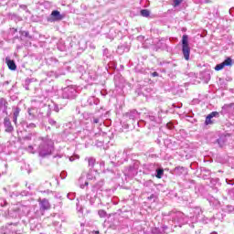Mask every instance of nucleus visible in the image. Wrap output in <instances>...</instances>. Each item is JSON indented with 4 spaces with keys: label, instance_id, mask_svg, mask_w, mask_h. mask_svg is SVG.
<instances>
[{
    "label": "nucleus",
    "instance_id": "1",
    "mask_svg": "<svg viewBox=\"0 0 234 234\" xmlns=\"http://www.w3.org/2000/svg\"><path fill=\"white\" fill-rule=\"evenodd\" d=\"M38 140H41L37 150L39 156L42 158H45V156H50V154H52V151H54V141L48 137H39Z\"/></svg>",
    "mask_w": 234,
    "mask_h": 234
},
{
    "label": "nucleus",
    "instance_id": "2",
    "mask_svg": "<svg viewBox=\"0 0 234 234\" xmlns=\"http://www.w3.org/2000/svg\"><path fill=\"white\" fill-rule=\"evenodd\" d=\"M182 52L186 61H189V56L191 54V48H189V37L183 35L182 37Z\"/></svg>",
    "mask_w": 234,
    "mask_h": 234
},
{
    "label": "nucleus",
    "instance_id": "3",
    "mask_svg": "<svg viewBox=\"0 0 234 234\" xmlns=\"http://www.w3.org/2000/svg\"><path fill=\"white\" fill-rule=\"evenodd\" d=\"M77 94L78 91H76V89L72 86L64 88L62 90V98H64V100H74Z\"/></svg>",
    "mask_w": 234,
    "mask_h": 234
},
{
    "label": "nucleus",
    "instance_id": "4",
    "mask_svg": "<svg viewBox=\"0 0 234 234\" xmlns=\"http://www.w3.org/2000/svg\"><path fill=\"white\" fill-rule=\"evenodd\" d=\"M139 116L140 113L136 110H131L130 112H127L123 114L125 122H128L129 123H134V122L138 120Z\"/></svg>",
    "mask_w": 234,
    "mask_h": 234
},
{
    "label": "nucleus",
    "instance_id": "5",
    "mask_svg": "<svg viewBox=\"0 0 234 234\" xmlns=\"http://www.w3.org/2000/svg\"><path fill=\"white\" fill-rule=\"evenodd\" d=\"M64 17H65V16L61 15V13L59 11L54 10L51 12L48 21H49L50 23H56L57 21H62V19H64Z\"/></svg>",
    "mask_w": 234,
    "mask_h": 234
},
{
    "label": "nucleus",
    "instance_id": "6",
    "mask_svg": "<svg viewBox=\"0 0 234 234\" xmlns=\"http://www.w3.org/2000/svg\"><path fill=\"white\" fill-rule=\"evenodd\" d=\"M4 126L5 133H14V126L12 125V122L8 117L4 119Z\"/></svg>",
    "mask_w": 234,
    "mask_h": 234
},
{
    "label": "nucleus",
    "instance_id": "7",
    "mask_svg": "<svg viewBox=\"0 0 234 234\" xmlns=\"http://www.w3.org/2000/svg\"><path fill=\"white\" fill-rule=\"evenodd\" d=\"M220 114L218 112H212L210 114H208L206 118L205 124L206 125H211L213 123V121H211L212 118H218Z\"/></svg>",
    "mask_w": 234,
    "mask_h": 234
},
{
    "label": "nucleus",
    "instance_id": "8",
    "mask_svg": "<svg viewBox=\"0 0 234 234\" xmlns=\"http://www.w3.org/2000/svg\"><path fill=\"white\" fill-rule=\"evenodd\" d=\"M5 63L9 69V70H16L17 69V65H16V61L10 59V58L6 57L5 58Z\"/></svg>",
    "mask_w": 234,
    "mask_h": 234
},
{
    "label": "nucleus",
    "instance_id": "9",
    "mask_svg": "<svg viewBox=\"0 0 234 234\" xmlns=\"http://www.w3.org/2000/svg\"><path fill=\"white\" fill-rule=\"evenodd\" d=\"M39 206L41 211H47V209H50V203L47 199L40 200Z\"/></svg>",
    "mask_w": 234,
    "mask_h": 234
},
{
    "label": "nucleus",
    "instance_id": "10",
    "mask_svg": "<svg viewBox=\"0 0 234 234\" xmlns=\"http://www.w3.org/2000/svg\"><path fill=\"white\" fill-rule=\"evenodd\" d=\"M19 112H21V108L13 107V122L17 123V118H19Z\"/></svg>",
    "mask_w": 234,
    "mask_h": 234
},
{
    "label": "nucleus",
    "instance_id": "11",
    "mask_svg": "<svg viewBox=\"0 0 234 234\" xmlns=\"http://www.w3.org/2000/svg\"><path fill=\"white\" fill-rule=\"evenodd\" d=\"M6 109H8V101H6L5 98H1L0 99V111L2 112H6Z\"/></svg>",
    "mask_w": 234,
    "mask_h": 234
},
{
    "label": "nucleus",
    "instance_id": "12",
    "mask_svg": "<svg viewBox=\"0 0 234 234\" xmlns=\"http://www.w3.org/2000/svg\"><path fill=\"white\" fill-rule=\"evenodd\" d=\"M115 157L117 158V160L123 162V160H127V152L125 150H123L122 152H118Z\"/></svg>",
    "mask_w": 234,
    "mask_h": 234
},
{
    "label": "nucleus",
    "instance_id": "13",
    "mask_svg": "<svg viewBox=\"0 0 234 234\" xmlns=\"http://www.w3.org/2000/svg\"><path fill=\"white\" fill-rule=\"evenodd\" d=\"M85 160L88 162V167L90 169H94V165H96V159L94 157H88Z\"/></svg>",
    "mask_w": 234,
    "mask_h": 234
},
{
    "label": "nucleus",
    "instance_id": "14",
    "mask_svg": "<svg viewBox=\"0 0 234 234\" xmlns=\"http://www.w3.org/2000/svg\"><path fill=\"white\" fill-rule=\"evenodd\" d=\"M175 172L176 173V175H184L187 173V171L186 170V167H183V166L176 167Z\"/></svg>",
    "mask_w": 234,
    "mask_h": 234
},
{
    "label": "nucleus",
    "instance_id": "15",
    "mask_svg": "<svg viewBox=\"0 0 234 234\" xmlns=\"http://www.w3.org/2000/svg\"><path fill=\"white\" fill-rule=\"evenodd\" d=\"M140 14L143 17H149V16H151V11L148 9H142Z\"/></svg>",
    "mask_w": 234,
    "mask_h": 234
},
{
    "label": "nucleus",
    "instance_id": "16",
    "mask_svg": "<svg viewBox=\"0 0 234 234\" xmlns=\"http://www.w3.org/2000/svg\"><path fill=\"white\" fill-rule=\"evenodd\" d=\"M223 64L225 65V67H231V65L233 64V60L231 59V58H228L223 61Z\"/></svg>",
    "mask_w": 234,
    "mask_h": 234
},
{
    "label": "nucleus",
    "instance_id": "17",
    "mask_svg": "<svg viewBox=\"0 0 234 234\" xmlns=\"http://www.w3.org/2000/svg\"><path fill=\"white\" fill-rule=\"evenodd\" d=\"M155 176H156V178H162V176H164V169H162V168L156 169Z\"/></svg>",
    "mask_w": 234,
    "mask_h": 234
},
{
    "label": "nucleus",
    "instance_id": "18",
    "mask_svg": "<svg viewBox=\"0 0 234 234\" xmlns=\"http://www.w3.org/2000/svg\"><path fill=\"white\" fill-rule=\"evenodd\" d=\"M98 215L101 217V218H105V217H107V212L103 209H101L98 211Z\"/></svg>",
    "mask_w": 234,
    "mask_h": 234
},
{
    "label": "nucleus",
    "instance_id": "19",
    "mask_svg": "<svg viewBox=\"0 0 234 234\" xmlns=\"http://www.w3.org/2000/svg\"><path fill=\"white\" fill-rule=\"evenodd\" d=\"M224 67H226L224 65V62L220 63V64H218L216 67H215V70H222V69H224Z\"/></svg>",
    "mask_w": 234,
    "mask_h": 234
},
{
    "label": "nucleus",
    "instance_id": "20",
    "mask_svg": "<svg viewBox=\"0 0 234 234\" xmlns=\"http://www.w3.org/2000/svg\"><path fill=\"white\" fill-rule=\"evenodd\" d=\"M94 103H96V99L94 97H90L88 99V104L94 105Z\"/></svg>",
    "mask_w": 234,
    "mask_h": 234
},
{
    "label": "nucleus",
    "instance_id": "21",
    "mask_svg": "<svg viewBox=\"0 0 234 234\" xmlns=\"http://www.w3.org/2000/svg\"><path fill=\"white\" fill-rule=\"evenodd\" d=\"M27 151H28V153H31L32 154H36V153H37V151L34 149V146H32V145H29L27 147Z\"/></svg>",
    "mask_w": 234,
    "mask_h": 234
},
{
    "label": "nucleus",
    "instance_id": "22",
    "mask_svg": "<svg viewBox=\"0 0 234 234\" xmlns=\"http://www.w3.org/2000/svg\"><path fill=\"white\" fill-rule=\"evenodd\" d=\"M36 110L34 109H28V114L31 116V118H36V113L34 112Z\"/></svg>",
    "mask_w": 234,
    "mask_h": 234
},
{
    "label": "nucleus",
    "instance_id": "23",
    "mask_svg": "<svg viewBox=\"0 0 234 234\" xmlns=\"http://www.w3.org/2000/svg\"><path fill=\"white\" fill-rule=\"evenodd\" d=\"M6 200L5 198L0 197V206L1 207H5L6 206Z\"/></svg>",
    "mask_w": 234,
    "mask_h": 234
},
{
    "label": "nucleus",
    "instance_id": "24",
    "mask_svg": "<svg viewBox=\"0 0 234 234\" xmlns=\"http://www.w3.org/2000/svg\"><path fill=\"white\" fill-rule=\"evenodd\" d=\"M195 214L197 215V217H200V215H202V208L197 207L195 209Z\"/></svg>",
    "mask_w": 234,
    "mask_h": 234
},
{
    "label": "nucleus",
    "instance_id": "25",
    "mask_svg": "<svg viewBox=\"0 0 234 234\" xmlns=\"http://www.w3.org/2000/svg\"><path fill=\"white\" fill-rule=\"evenodd\" d=\"M20 34H21V36H25V37H31L29 36L28 31H20Z\"/></svg>",
    "mask_w": 234,
    "mask_h": 234
},
{
    "label": "nucleus",
    "instance_id": "26",
    "mask_svg": "<svg viewBox=\"0 0 234 234\" xmlns=\"http://www.w3.org/2000/svg\"><path fill=\"white\" fill-rule=\"evenodd\" d=\"M27 129H36V123L31 122L27 124Z\"/></svg>",
    "mask_w": 234,
    "mask_h": 234
},
{
    "label": "nucleus",
    "instance_id": "27",
    "mask_svg": "<svg viewBox=\"0 0 234 234\" xmlns=\"http://www.w3.org/2000/svg\"><path fill=\"white\" fill-rule=\"evenodd\" d=\"M218 144L220 147H223L224 146V139H222V138L218 139Z\"/></svg>",
    "mask_w": 234,
    "mask_h": 234
},
{
    "label": "nucleus",
    "instance_id": "28",
    "mask_svg": "<svg viewBox=\"0 0 234 234\" xmlns=\"http://www.w3.org/2000/svg\"><path fill=\"white\" fill-rule=\"evenodd\" d=\"M147 119L149 120V122H156V118L153 115H149Z\"/></svg>",
    "mask_w": 234,
    "mask_h": 234
},
{
    "label": "nucleus",
    "instance_id": "29",
    "mask_svg": "<svg viewBox=\"0 0 234 234\" xmlns=\"http://www.w3.org/2000/svg\"><path fill=\"white\" fill-rule=\"evenodd\" d=\"M23 140H27V141L32 140V133H29L27 136L23 137Z\"/></svg>",
    "mask_w": 234,
    "mask_h": 234
},
{
    "label": "nucleus",
    "instance_id": "30",
    "mask_svg": "<svg viewBox=\"0 0 234 234\" xmlns=\"http://www.w3.org/2000/svg\"><path fill=\"white\" fill-rule=\"evenodd\" d=\"M182 3V0H174V5L179 6V5Z\"/></svg>",
    "mask_w": 234,
    "mask_h": 234
},
{
    "label": "nucleus",
    "instance_id": "31",
    "mask_svg": "<svg viewBox=\"0 0 234 234\" xmlns=\"http://www.w3.org/2000/svg\"><path fill=\"white\" fill-rule=\"evenodd\" d=\"M48 123H50V125H56L57 122L53 119H49Z\"/></svg>",
    "mask_w": 234,
    "mask_h": 234
},
{
    "label": "nucleus",
    "instance_id": "32",
    "mask_svg": "<svg viewBox=\"0 0 234 234\" xmlns=\"http://www.w3.org/2000/svg\"><path fill=\"white\" fill-rule=\"evenodd\" d=\"M226 182H227V184H229L230 186L234 185V179H232V180L226 179Z\"/></svg>",
    "mask_w": 234,
    "mask_h": 234
},
{
    "label": "nucleus",
    "instance_id": "33",
    "mask_svg": "<svg viewBox=\"0 0 234 234\" xmlns=\"http://www.w3.org/2000/svg\"><path fill=\"white\" fill-rule=\"evenodd\" d=\"M93 123H100V118H93Z\"/></svg>",
    "mask_w": 234,
    "mask_h": 234
},
{
    "label": "nucleus",
    "instance_id": "34",
    "mask_svg": "<svg viewBox=\"0 0 234 234\" xmlns=\"http://www.w3.org/2000/svg\"><path fill=\"white\" fill-rule=\"evenodd\" d=\"M229 195H232V197H234V188L229 190Z\"/></svg>",
    "mask_w": 234,
    "mask_h": 234
},
{
    "label": "nucleus",
    "instance_id": "35",
    "mask_svg": "<svg viewBox=\"0 0 234 234\" xmlns=\"http://www.w3.org/2000/svg\"><path fill=\"white\" fill-rule=\"evenodd\" d=\"M153 78L158 77V72L154 71L152 73Z\"/></svg>",
    "mask_w": 234,
    "mask_h": 234
},
{
    "label": "nucleus",
    "instance_id": "36",
    "mask_svg": "<svg viewBox=\"0 0 234 234\" xmlns=\"http://www.w3.org/2000/svg\"><path fill=\"white\" fill-rule=\"evenodd\" d=\"M166 127H167L168 129H173V123H167V124H166Z\"/></svg>",
    "mask_w": 234,
    "mask_h": 234
},
{
    "label": "nucleus",
    "instance_id": "37",
    "mask_svg": "<svg viewBox=\"0 0 234 234\" xmlns=\"http://www.w3.org/2000/svg\"><path fill=\"white\" fill-rule=\"evenodd\" d=\"M182 215H183L182 212H177V213L176 214V217H177V218H178L182 217Z\"/></svg>",
    "mask_w": 234,
    "mask_h": 234
},
{
    "label": "nucleus",
    "instance_id": "38",
    "mask_svg": "<svg viewBox=\"0 0 234 234\" xmlns=\"http://www.w3.org/2000/svg\"><path fill=\"white\" fill-rule=\"evenodd\" d=\"M20 8H23V10H27V5H20Z\"/></svg>",
    "mask_w": 234,
    "mask_h": 234
},
{
    "label": "nucleus",
    "instance_id": "39",
    "mask_svg": "<svg viewBox=\"0 0 234 234\" xmlns=\"http://www.w3.org/2000/svg\"><path fill=\"white\" fill-rule=\"evenodd\" d=\"M94 234H100V231L96 230V231H93Z\"/></svg>",
    "mask_w": 234,
    "mask_h": 234
},
{
    "label": "nucleus",
    "instance_id": "40",
    "mask_svg": "<svg viewBox=\"0 0 234 234\" xmlns=\"http://www.w3.org/2000/svg\"><path fill=\"white\" fill-rule=\"evenodd\" d=\"M81 189H84L85 185H80Z\"/></svg>",
    "mask_w": 234,
    "mask_h": 234
},
{
    "label": "nucleus",
    "instance_id": "41",
    "mask_svg": "<svg viewBox=\"0 0 234 234\" xmlns=\"http://www.w3.org/2000/svg\"><path fill=\"white\" fill-rule=\"evenodd\" d=\"M84 186H89V182L86 181Z\"/></svg>",
    "mask_w": 234,
    "mask_h": 234
},
{
    "label": "nucleus",
    "instance_id": "42",
    "mask_svg": "<svg viewBox=\"0 0 234 234\" xmlns=\"http://www.w3.org/2000/svg\"><path fill=\"white\" fill-rule=\"evenodd\" d=\"M153 233H154V234H162V232L156 233V232H154V231H153Z\"/></svg>",
    "mask_w": 234,
    "mask_h": 234
},
{
    "label": "nucleus",
    "instance_id": "43",
    "mask_svg": "<svg viewBox=\"0 0 234 234\" xmlns=\"http://www.w3.org/2000/svg\"><path fill=\"white\" fill-rule=\"evenodd\" d=\"M4 85H8V81H5V82L4 83Z\"/></svg>",
    "mask_w": 234,
    "mask_h": 234
},
{
    "label": "nucleus",
    "instance_id": "44",
    "mask_svg": "<svg viewBox=\"0 0 234 234\" xmlns=\"http://www.w3.org/2000/svg\"><path fill=\"white\" fill-rule=\"evenodd\" d=\"M70 162H72V157L69 158Z\"/></svg>",
    "mask_w": 234,
    "mask_h": 234
},
{
    "label": "nucleus",
    "instance_id": "45",
    "mask_svg": "<svg viewBox=\"0 0 234 234\" xmlns=\"http://www.w3.org/2000/svg\"><path fill=\"white\" fill-rule=\"evenodd\" d=\"M4 191H6V188H4Z\"/></svg>",
    "mask_w": 234,
    "mask_h": 234
},
{
    "label": "nucleus",
    "instance_id": "46",
    "mask_svg": "<svg viewBox=\"0 0 234 234\" xmlns=\"http://www.w3.org/2000/svg\"><path fill=\"white\" fill-rule=\"evenodd\" d=\"M27 89V90H28V88H26Z\"/></svg>",
    "mask_w": 234,
    "mask_h": 234
},
{
    "label": "nucleus",
    "instance_id": "47",
    "mask_svg": "<svg viewBox=\"0 0 234 234\" xmlns=\"http://www.w3.org/2000/svg\"><path fill=\"white\" fill-rule=\"evenodd\" d=\"M153 196L150 197V198L152 197Z\"/></svg>",
    "mask_w": 234,
    "mask_h": 234
}]
</instances>
